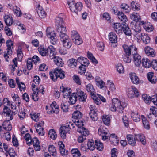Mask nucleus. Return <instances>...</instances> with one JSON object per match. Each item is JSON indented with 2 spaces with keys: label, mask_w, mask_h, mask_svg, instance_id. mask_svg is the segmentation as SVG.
Returning a JSON list of instances; mask_svg holds the SVG:
<instances>
[{
  "label": "nucleus",
  "mask_w": 157,
  "mask_h": 157,
  "mask_svg": "<svg viewBox=\"0 0 157 157\" xmlns=\"http://www.w3.org/2000/svg\"><path fill=\"white\" fill-rule=\"evenodd\" d=\"M38 50L42 56H47L48 57L51 59H52L54 57V55H56L55 48L52 45L49 46L47 48L41 46L39 47Z\"/></svg>",
  "instance_id": "f257e3e1"
},
{
  "label": "nucleus",
  "mask_w": 157,
  "mask_h": 157,
  "mask_svg": "<svg viewBox=\"0 0 157 157\" xmlns=\"http://www.w3.org/2000/svg\"><path fill=\"white\" fill-rule=\"evenodd\" d=\"M126 106L125 103H121L117 98H114L112 99V104L110 109L112 111H117L120 113H122L124 108Z\"/></svg>",
  "instance_id": "f03ea898"
},
{
  "label": "nucleus",
  "mask_w": 157,
  "mask_h": 157,
  "mask_svg": "<svg viewBox=\"0 0 157 157\" xmlns=\"http://www.w3.org/2000/svg\"><path fill=\"white\" fill-rule=\"evenodd\" d=\"M62 16V14H59L55 19V25L57 29L56 33L58 34L66 32V29Z\"/></svg>",
  "instance_id": "7ed1b4c3"
},
{
  "label": "nucleus",
  "mask_w": 157,
  "mask_h": 157,
  "mask_svg": "<svg viewBox=\"0 0 157 157\" xmlns=\"http://www.w3.org/2000/svg\"><path fill=\"white\" fill-rule=\"evenodd\" d=\"M50 78L54 81H56L58 78L63 79L65 77L64 72L60 68H56L53 72H50Z\"/></svg>",
  "instance_id": "20e7f679"
},
{
  "label": "nucleus",
  "mask_w": 157,
  "mask_h": 157,
  "mask_svg": "<svg viewBox=\"0 0 157 157\" xmlns=\"http://www.w3.org/2000/svg\"><path fill=\"white\" fill-rule=\"evenodd\" d=\"M62 32L58 34L59 36L60 40L62 41L63 46L67 48H70L72 46V42L71 39L66 33Z\"/></svg>",
  "instance_id": "39448f33"
},
{
  "label": "nucleus",
  "mask_w": 157,
  "mask_h": 157,
  "mask_svg": "<svg viewBox=\"0 0 157 157\" xmlns=\"http://www.w3.org/2000/svg\"><path fill=\"white\" fill-rule=\"evenodd\" d=\"M122 48L124 52L127 56H130L136 53L137 49L135 45H127L124 44L122 45Z\"/></svg>",
  "instance_id": "423d86ee"
},
{
  "label": "nucleus",
  "mask_w": 157,
  "mask_h": 157,
  "mask_svg": "<svg viewBox=\"0 0 157 157\" xmlns=\"http://www.w3.org/2000/svg\"><path fill=\"white\" fill-rule=\"evenodd\" d=\"M46 35L50 39L51 43L54 45L57 42V39L56 37V34L54 31H52L50 28L48 27L46 30Z\"/></svg>",
  "instance_id": "0eeeda50"
},
{
  "label": "nucleus",
  "mask_w": 157,
  "mask_h": 157,
  "mask_svg": "<svg viewBox=\"0 0 157 157\" xmlns=\"http://www.w3.org/2000/svg\"><path fill=\"white\" fill-rule=\"evenodd\" d=\"M127 93L128 98L131 99L135 97H138L139 96L138 90L133 86L127 89Z\"/></svg>",
  "instance_id": "6e6552de"
},
{
  "label": "nucleus",
  "mask_w": 157,
  "mask_h": 157,
  "mask_svg": "<svg viewBox=\"0 0 157 157\" xmlns=\"http://www.w3.org/2000/svg\"><path fill=\"white\" fill-rule=\"evenodd\" d=\"M46 109L48 113L57 114L59 112V107L55 102H53L49 106H46Z\"/></svg>",
  "instance_id": "1a4fd4ad"
},
{
  "label": "nucleus",
  "mask_w": 157,
  "mask_h": 157,
  "mask_svg": "<svg viewBox=\"0 0 157 157\" xmlns=\"http://www.w3.org/2000/svg\"><path fill=\"white\" fill-rule=\"evenodd\" d=\"M76 91L77 92L75 93V94L77 100L80 102H85L87 97L86 94L79 89H77Z\"/></svg>",
  "instance_id": "9d476101"
},
{
  "label": "nucleus",
  "mask_w": 157,
  "mask_h": 157,
  "mask_svg": "<svg viewBox=\"0 0 157 157\" xmlns=\"http://www.w3.org/2000/svg\"><path fill=\"white\" fill-rule=\"evenodd\" d=\"M108 129L104 126L100 127L98 129V134L102 136L104 140L108 139Z\"/></svg>",
  "instance_id": "9b49d317"
},
{
  "label": "nucleus",
  "mask_w": 157,
  "mask_h": 157,
  "mask_svg": "<svg viewBox=\"0 0 157 157\" xmlns=\"http://www.w3.org/2000/svg\"><path fill=\"white\" fill-rule=\"evenodd\" d=\"M90 112L89 115L92 120L94 121H96L98 119L97 112L98 110L95 108V105H91L90 107Z\"/></svg>",
  "instance_id": "f8f14e48"
},
{
  "label": "nucleus",
  "mask_w": 157,
  "mask_h": 157,
  "mask_svg": "<svg viewBox=\"0 0 157 157\" xmlns=\"http://www.w3.org/2000/svg\"><path fill=\"white\" fill-rule=\"evenodd\" d=\"M70 130V128L68 127L67 125L65 126H62L59 129V132L61 137L63 139L66 138V134L69 133Z\"/></svg>",
  "instance_id": "ddd939ff"
},
{
  "label": "nucleus",
  "mask_w": 157,
  "mask_h": 157,
  "mask_svg": "<svg viewBox=\"0 0 157 157\" xmlns=\"http://www.w3.org/2000/svg\"><path fill=\"white\" fill-rule=\"evenodd\" d=\"M82 114V113L79 111L74 112L72 114V118L73 120H75V121L77 122L76 123L78 125H79L78 123L79 122H83L81 120Z\"/></svg>",
  "instance_id": "4468645a"
},
{
  "label": "nucleus",
  "mask_w": 157,
  "mask_h": 157,
  "mask_svg": "<svg viewBox=\"0 0 157 157\" xmlns=\"http://www.w3.org/2000/svg\"><path fill=\"white\" fill-rule=\"evenodd\" d=\"M58 146L61 154L62 156H67L68 154V151L67 150L65 149V146L63 142L62 141H59L58 143Z\"/></svg>",
  "instance_id": "2eb2a0df"
},
{
  "label": "nucleus",
  "mask_w": 157,
  "mask_h": 157,
  "mask_svg": "<svg viewBox=\"0 0 157 157\" xmlns=\"http://www.w3.org/2000/svg\"><path fill=\"white\" fill-rule=\"evenodd\" d=\"M132 55L133 61L135 66L138 67L140 66L142 61L141 56L137 53V52L136 53Z\"/></svg>",
  "instance_id": "dca6fc26"
},
{
  "label": "nucleus",
  "mask_w": 157,
  "mask_h": 157,
  "mask_svg": "<svg viewBox=\"0 0 157 157\" xmlns=\"http://www.w3.org/2000/svg\"><path fill=\"white\" fill-rule=\"evenodd\" d=\"M144 51L145 54L148 56L153 57L155 55V52L154 49L149 46H146L144 48Z\"/></svg>",
  "instance_id": "f3484780"
},
{
  "label": "nucleus",
  "mask_w": 157,
  "mask_h": 157,
  "mask_svg": "<svg viewBox=\"0 0 157 157\" xmlns=\"http://www.w3.org/2000/svg\"><path fill=\"white\" fill-rule=\"evenodd\" d=\"M60 91L63 93L64 97L65 98H68L71 94L70 92V89L67 87L66 88L63 86L60 87Z\"/></svg>",
  "instance_id": "a211bd4d"
},
{
  "label": "nucleus",
  "mask_w": 157,
  "mask_h": 157,
  "mask_svg": "<svg viewBox=\"0 0 157 157\" xmlns=\"http://www.w3.org/2000/svg\"><path fill=\"white\" fill-rule=\"evenodd\" d=\"M33 144L35 150L36 151H38L40 150V144L38 139L36 137L32 139V144Z\"/></svg>",
  "instance_id": "6ab92c4d"
},
{
  "label": "nucleus",
  "mask_w": 157,
  "mask_h": 157,
  "mask_svg": "<svg viewBox=\"0 0 157 157\" xmlns=\"http://www.w3.org/2000/svg\"><path fill=\"white\" fill-rule=\"evenodd\" d=\"M84 124L80 126L79 127L77 128V131L81 134V135L86 136L90 134V132L89 130L84 127Z\"/></svg>",
  "instance_id": "aec40b11"
},
{
  "label": "nucleus",
  "mask_w": 157,
  "mask_h": 157,
  "mask_svg": "<svg viewBox=\"0 0 157 157\" xmlns=\"http://www.w3.org/2000/svg\"><path fill=\"white\" fill-rule=\"evenodd\" d=\"M6 44L7 47V53L8 55H11L13 53L12 49L13 48V44L12 41L10 39L8 40L6 42Z\"/></svg>",
  "instance_id": "412c9836"
},
{
  "label": "nucleus",
  "mask_w": 157,
  "mask_h": 157,
  "mask_svg": "<svg viewBox=\"0 0 157 157\" xmlns=\"http://www.w3.org/2000/svg\"><path fill=\"white\" fill-rule=\"evenodd\" d=\"M82 4L80 2H78L75 4L74 7H71V11L72 12L77 13L81 11L82 9Z\"/></svg>",
  "instance_id": "4be33fe9"
},
{
  "label": "nucleus",
  "mask_w": 157,
  "mask_h": 157,
  "mask_svg": "<svg viewBox=\"0 0 157 157\" xmlns=\"http://www.w3.org/2000/svg\"><path fill=\"white\" fill-rule=\"evenodd\" d=\"M122 30L126 35L128 36L131 35V29L126 23L122 24Z\"/></svg>",
  "instance_id": "5701e85b"
},
{
  "label": "nucleus",
  "mask_w": 157,
  "mask_h": 157,
  "mask_svg": "<svg viewBox=\"0 0 157 157\" xmlns=\"http://www.w3.org/2000/svg\"><path fill=\"white\" fill-rule=\"evenodd\" d=\"M129 77L132 82L133 84H137L139 82V79L135 73L131 72L129 74Z\"/></svg>",
  "instance_id": "b1692460"
},
{
  "label": "nucleus",
  "mask_w": 157,
  "mask_h": 157,
  "mask_svg": "<svg viewBox=\"0 0 157 157\" xmlns=\"http://www.w3.org/2000/svg\"><path fill=\"white\" fill-rule=\"evenodd\" d=\"M3 113L6 114V116L9 118L10 120H12L13 118V117L10 109L7 106L4 107L3 109Z\"/></svg>",
  "instance_id": "393cba45"
},
{
  "label": "nucleus",
  "mask_w": 157,
  "mask_h": 157,
  "mask_svg": "<svg viewBox=\"0 0 157 157\" xmlns=\"http://www.w3.org/2000/svg\"><path fill=\"white\" fill-rule=\"evenodd\" d=\"M77 61L82 65L88 66L89 64V60L87 58L83 57H78L77 59Z\"/></svg>",
  "instance_id": "a878e982"
},
{
  "label": "nucleus",
  "mask_w": 157,
  "mask_h": 157,
  "mask_svg": "<svg viewBox=\"0 0 157 157\" xmlns=\"http://www.w3.org/2000/svg\"><path fill=\"white\" fill-rule=\"evenodd\" d=\"M122 25L119 23H115L113 25V28L115 31L118 34L122 33Z\"/></svg>",
  "instance_id": "bb28decb"
},
{
  "label": "nucleus",
  "mask_w": 157,
  "mask_h": 157,
  "mask_svg": "<svg viewBox=\"0 0 157 157\" xmlns=\"http://www.w3.org/2000/svg\"><path fill=\"white\" fill-rule=\"evenodd\" d=\"M95 81L96 85L99 88L101 89L104 87L105 83L99 77H95Z\"/></svg>",
  "instance_id": "cd10ccee"
},
{
  "label": "nucleus",
  "mask_w": 157,
  "mask_h": 157,
  "mask_svg": "<svg viewBox=\"0 0 157 157\" xmlns=\"http://www.w3.org/2000/svg\"><path fill=\"white\" fill-rule=\"evenodd\" d=\"M77 60H76L73 58L69 59L67 62L68 66L70 68H75L77 65Z\"/></svg>",
  "instance_id": "c85d7f7f"
},
{
  "label": "nucleus",
  "mask_w": 157,
  "mask_h": 157,
  "mask_svg": "<svg viewBox=\"0 0 157 157\" xmlns=\"http://www.w3.org/2000/svg\"><path fill=\"white\" fill-rule=\"evenodd\" d=\"M86 89L88 92L92 96L95 94V90L93 86L91 84H88L86 86Z\"/></svg>",
  "instance_id": "c756f323"
},
{
  "label": "nucleus",
  "mask_w": 157,
  "mask_h": 157,
  "mask_svg": "<svg viewBox=\"0 0 157 157\" xmlns=\"http://www.w3.org/2000/svg\"><path fill=\"white\" fill-rule=\"evenodd\" d=\"M117 15L118 19L121 21L123 22L124 23H125V22L127 20V18L124 13L122 11H119L117 13Z\"/></svg>",
  "instance_id": "7c9ffc66"
},
{
  "label": "nucleus",
  "mask_w": 157,
  "mask_h": 157,
  "mask_svg": "<svg viewBox=\"0 0 157 157\" xmlns=\"http://www.w3.org/2000/svg\"><path fill=\"white\" fill-rule=\"evenodd\" d=\"M135 138L137 141H140L143 145H145L146 144L145 137L143 134H138L135 135Z\"/></svg>",
  "instance_id": "2f4dec72"
},
{
  "label": "nucleus",
  "mask_w": 157,
  "mask_h": 157,
  "mask_svg": "<svg viewBox=\"0 0 157 157\" xmlns=\"http://www.w3.org/2000/svg\"><path fill=\"white\" fill-rule=\"evenodd\" d=\"M128 143L132 146H134L136 144V138L131 135H128L127 136Z\"/></svg>",
  "instance_id": "473e14b6"
},
{
  "label": "nucleus",
  "mask_w": 157,
  "mask_h": 157,
  "mask_svg": "<svg viewBox=\"0 0 157 157\" xmlns=\"http://www.w3.org/2000/svg\"><path fill=\"white\" fill-rule=\"evenodd\" d=\"M143 66L145 68H149L151 66V62L150 60L147 58H144L142 60Z\"/></svg>",
  "instance_id": "72a5a7b5"
},
{
  "label": "nucleus",
  "mask_w": 157,
  "mask_h": 157,
  "mask_svg": "<svg viewBox=\"0 0 157 157\" xmlns=\"http://www.w3.org/2000/svg\"><path fill=\"white\" fill-rule=\"evenodd\" d=\"M4 21L6 25L8 26L11 25L13 23V20L12 17L8 15H6L4 17Z\"/></svg>",
  "instance_id": "f704fd0d"
},
{
  "label": "nucleus",
  "mask_w": 157,
  "mask_h": 157,
  "mask_svg": "<svg viewBox=\"0 0 157 157\" xmlns=\"http://www.w3.org/2000/svg\"><path fill=\"white\" fill-rule=\"evenodd\" d=\"M109 40L111 43H116L117 42V38L115 34L113 32L110 33L109 34Z\"/></svg>",
  "instance_id": "c9c22d12"
},
{
  "label": "nucleus",
  "mask_w": 157,
  "mask_h": 157,
  "mask_svg": "<svg viewBox=\"0 0 157 157\" xmlns=\"http://www.w3.org/2000/svg\"><path fill=\"white\" fill-rule=\"evenodd\" d=\"M140 37L143 42L146 44H148L150 42V38L146 34L144 33H141Z\"/></svg>",
  "instance_id": "e433bc0d"
},
{
  "label": "nucleus",
  "mask_w": 157,
  "mask_h": 157,
  "mask_svg": "<svg viewBox=\"0 0 157 157\" xmlns=\"http://www.w3.org/2000/svg\"><path fill=\"white\" fill-rule=\"evenodd\" d=\"M122 11L125 13H129L131 10V8L127 4L125 3H122L120 6Z\"/></svg>",
  "instance_id": "4c0bfd02"
},
{
  "label": "nucleus",
  "mask_w": 157,
  "mask_h": 157,
  "mask_svg": "<svg viewBox=\"0 0 157 157\" xmlns=\"http://www.w3.org/2000/svg\"><path fill=\"white\" fill-rule=\"evenodd\" d=\"M55 55H54V57L53 59H54V63L58 66L60 67H62L63 65V63L62 59L59 57L56 56Z\"/></svg>",
  "instance_id": "58836bf2"
},
{
  "label": "nucleus",
  "mask_w": 157,
  "mask_h": 157,
  "mask_svg": "<svg viewBox=\"0 0 157 157\" xmlns=\"http://www.w3.org/2000/svg\"><path fill=\"white\" fill-rule=\"evenodd\" d=\"M154 96H156L153 95L151 97L150 96H148L147 94H144L142 95V98L146 103H149L151 101L154 103V101H153V98Z\"/></svg>",
  "instance_id": "ea45409f"
},
{
  "label": "nucleus",
  "mask_w": 157,
  "mask_h": 157,
  "mask_svg": "<svg viewBox=\"0 0 157 157\" xmlns=\"http://www.w3.org/2000/svg\"><path fill=\"white\" fill-rule=\"evenodd\" d=\"M131 115L132 119L134 121L138 122L140 121V115L138 114V113L132 112Z\"/></svg>",
  "instance_id": "a19ab883"
},
{
  "label": "nucleus",
  "mask_w": 157,
  "mask_h": 157,
  "mask_svg": "<svg viewBox=\"0 0 157 157\" xmlns=\"http://www.w3.org/2000/svg\"><path fill=\"white\" fill-rule=\"evenodd\" d=\"M73 123L71 122H69V123H67V125L68 127L70 128V130L71 128H74L75 126V125H76L78 128L80 126H81V125H83L84 122H79L78 123V125L76 123H77V122L75 121V120L73 119Z\"/></svg>",
  "instance_id": "79ce46f5"
},
{
  "label": "nucleus",
  "mask_w": 157,
  "mask_h": 157,
  "mask_svg": "<svg viewBox=\"0 0 157 157\" xmlns=\"http://www.w3.org/2000/svg\"><path fill=\"white\" fill-rule=\"evenodd\" d=\"M16 82L18 87L21 91H25V86L24 83L20 81L19 79H16Z\"/></svg>",
  "instance_id": "37998d69"
},
{
  "label": "nucleus",
  "mask_w": 157,
  "mask_h": 157,
  "mask_svg": "<svg viewBox=\"0 0 157 157\" xmlns=\"http://www.w3.org/2000/svg\"><path fill=\"white\" fill-rule=\"evenodd\" d=\"M68 98H69V102L70 104L71 105H73L75 104L78 100L75 93H72L70 96Z\"/></svg>",
  "instance_id": "c03bdc74"
},
{
  "label": "nucleus",
  "mask_w": 157,
  "mask_h": 157,
  "mask_svg": "<svg viewBox=\"0 0 157 157\" xmlns=\"http://www.w3.org/2000/svg\"><path fill=\"white\" fill-rule=\"evenodd\" d=\"M3 128L7 131H9L12 129V126L10 124L9 120L6 121L3 124Z\"/></svg>",
  "instance_id": "a18cd8bd"
},
{
  "label": "nucleus",
  "mask_w": 157,
  "mask_h": 157,
  "mask_svg": "<svg viewBox=\"0 0 157 157\" xmlns=\"http://www.w3.org/2000/svg\"><path fill=\"white\" fill-rule=\"evenodd\" d=\"M131 26L132 30L136 33H140L141 31V28L139 25L136 23H131Z\"/></svg>",
  "instance_id": "49530a36"
},
{
  "label": "nucleus",
  "mask_w": 157,
  "mask_h": 157,
  "mask_svg": "<svg viewBox=\"0 0 157 157\" xmlns=\"http://www.w3.org/2000/svg\"><path fill=\"white\" fill-rule=\"evenodd\" d=\"M131 6L132 9L134 11H138L140 8L139 4L133 1L131 3Z\"/></svg>",
  "instance_id": "de8ad7c7"
},
{
  "label": "nucleus",
  "mask_w": 157,
  "mask_h": 157,
  "mask_svg": "<svg viewBox=\"0 0 157 157\" xmlns=\"http://www.w3.org/2000/svg\"><path fill=\"white\" fill-rule=\"evenodd\" d=\"M71 151L73 157H81V153L78 149H72Z\"/></svg>",
  "instance_id": "09e8293b"
},
{
  "label": "nucleus",
  "mask_w": 157,
  "mask_h": 157,
  "mask_svg": "<svg viewBox=\"0 0 157 157\" xmlns=\"http://www.w3.org/2000/svg\"><path fill=\"white\" fill-rule=\"evenodd\" d=\"M48 151L50 153L52 156L56 155L57 151L55 147L53 145H50L48 147Z\"/></svg>",
  "instance_id": "8fccbe9b"
},
{
  "label": "nucleus",
  "mask_w": 157,
  "mask_h": 157,
  "mask_svg": "<svg viewBox=\"0 0 157 157\" xmlns=\"http://www.w3.org/2000/svg\"><path fill=\"white\" fill-rule=\"evenodd\" d=\"M131 19L136 22L140 20V16L136 13H133L130 15Z\"/></svg>",
  "instance_id": "3c124183"
},
{
  "label": "nucleus",
  "mask_w": 157,
  "mask_h": 157,
  "mask_svg": "<svg viewBox=\"0 0 157 157\" xmlns=\"http://www.w3.org/2000/svg\"><path fill=\"white\" fill-rule=\"evenodd\" d=\"M142 121L144 127L147 129H149L150 125L148 121L144 116L142 115L141 116Z\"/></svg>",
  "instance_id": "603ef678"
},
{
  "label": "nucleus",
  "mask_w": 157,
  "mask_h": 157,
  "mask_svg": "<svg viewBox=\"0 0 157 157\" xmlns=\"http://www.w3.org/2000/svg\"><path fill=\"white\" fill-rule=\"evenodd\" d=\"M37 12L40 17L44 18L46 17V13L42 9V7H39L37 10Z\"/></svg>",
  "instance_id": "864d4df0"
},
{
  "label": "nucleus",
  "mask_w": 157,
  "mask_h": 157,
  "mask_svg": "<svg viewBox=\"0 0 157 157\" xmlns=\"http://www.w3.org/2000/svg\"><path fill=\"white\" fill-rule=\"evenodd\" d=\"M87 56L94 64H96L98 63V61L93 54L88 51L87 52Z\"/></svg>",
  "instance_id": "5fc2aeb1"
},
{
  "label": "nucleus",
  "mask_w": 157,
  "mask_h": 157,
  "mask_svg": "<svg viewBox=\"0 0 157 157\" xmlns=\"http://www.w3.org/2000/svg\"><path fill=\"white\" fill-rule=\"evenodd\" d=\"M57 134L53 129H50L48 132V136L53 140H55L57 137Z\"/></svg>",
  "instance_id": "6e6d98bb"
},
{
  "label": "nucleus",
  "mask_w": 157,
  "mask_h": 157,
  "mask_svg": "<svg viewBox=\"0 0 157 157\" xmlns=\"http://www.w3.org/2000/svg\"><path fill=\"white\" fill-rule=\"evenodd\" d=\"M95 148L101 151L103 148V146L102 143H101L100 141L98 140H95Z\"/></svg>",
  "instance_id": "4d7b16f0"
},
{
  "label": "nucleus",
  "mask_w": 157,
  "mask_h": 157,
  "mask_svg": "<svg viewBox=\"0 0 157 157\" xmlns=\"http://www.w3.org/2000/svg\"><path fill=\"white\" fill-rule=\"evenodd\" d=\"M88 149L90 150H93L95 148V144L94 145V141L93 140H89L87 143Z\"/></svg>",
  "instance_id": "13d9d810"
},
{
  "label": "nucleus",
  "mask_w": 157,
  "mask_h": 157,
  "mask_svg": "<svg viewBox=\"0 0 157 157\" xmlns=\"http://www.w3.org/2000/svg\"><path fill=\"white\" fill-rule=\"evenodd\" d=\"M144 28L148 32H151L153 30V26L150 23L145 24V25L144 26Z\"/></svg>",
  "instance_id": "bf43d9fd"
},
{
  "label": "nucleus",
  "mask_w": 157,
  "mask_h": 157,
  "mask_svg": "<svg viewBox=\"0 0 157 157\" xmlns=\"http://www.w3.org/2000/svg\"><path fill=\"white\" fill-rule=\"evenodd\" d=\"M24 138L26 141L27 144L29 146L32 144V139H31L30 134L27 133L25 135Z\"/></svg>",
  "instance_id": "052dcab7"
},
{
  "label": "nucleus",
  "mask_w": 157,
  "mask_h": 157,
  "mask_svg": "<svg viewBox=\"0 0 157 157\" xmlns=\"http://www.w3.org/2000/svg\"><path fill=\"white\" fill-rule=\"evenodd\" d=\"M13 11L17 16H20L21 14L20 8L17 6H14L13 7Z\"/></svg>",
  "instance_id": "680f3d73"
},
{
  "label": "nucleus",
  "mask_w": 157,
  "mask_h": 157,
  "mask_svg": "<svg viewBox=\"0 0 157 157\" xmlns=\"http://www.w3.org/2000/svg\"><path fill=\"white\" fill-rule=\"evenodd\" d=\"M17 58H14L13 60V62L14 64L11 65H10V68L11 69L12 71L13 72L15 69V67H17Z\"/></svg>",
  "instance_id": "e2e57ef3"
},
{
  "label": "nucleus",
  "mask_w": 157,
  "mask_h": 157,
  "mask_svg": "<svg viewBox=\"0 0 157 157\" xmlns=\"http://www.w3.org/2000/svg\"><path fill=\"white\" fill-rule=\"evenodd\" d=\"M102 120L103 123L107 125L109 124L110 123V119L109 116L107 115L103 116Z\"/></svg>",
  "instance_id": "0e129e2a"
},
{
  "label": "nucleus",
  "mask_w": 157,
  "mask_h": 157,
  "mask_svg": "<svg viewBox=\"0 0 157 157\" xmlns=\"http://www.w3.org/2000/svg\"><path fill=\"white\" fill-rule=\"evenodd\" d=\"M61 108L63 112H67L68 109L67 102H63L61 105Z\"/></svg>",
  "instance_id": "69168bd1"
},
{
  "label": "nucleus",
  "mask_w": 157,
  "mask_h": 157,
  "mask_svg": "<svg viewBox=\"0 0 157 157\" xmlns=\"http://www.w3.org/2000/svg\"><path fill=\"white\" fill-rule=\"evenodd\" d=\"M33 62L31 59V58H29L27 61V68L29 70L32 69L33 67Z\"/></svg>",
  "instance_id": "338daca9"
},
{
  "label": "nucleus",
  "mask_w": 157,
  "mask_h": 157,
  "mask_svg": "<svg viewBox=\"0 0 157 157\" xmlns=\"http://www.w3.org/2000/svg\"><path fill=\"white\" fill-rule=\"evenodd\" d=\"M44 125V122L43 121H41L36 123L35 125L36 129H37V130L41 128H43Z\"/></svg>",
  "instance_id": "774afa93"
}]
</instances>
